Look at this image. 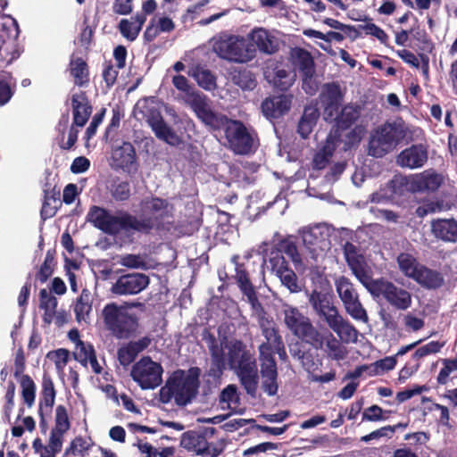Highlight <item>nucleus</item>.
Listing matches in <instances>:
<instances>
[{
  "instance_id": "1a4fd4ad",
  "label": "nucleus",
  "mask_w": 457,
  "mask_h": 457,
  "mask_svg": "<svg viewBox=\"0 0 457 457\" xmlns=\"http://www.w3.org/2000/svg\"><path fill=\"white\" fill-rule=\"evenodd\" d=\"M136 110L145 120L158 139L172 146H179L183 143L181 137L165 122L160 110L153 102L148 99L140 101L137 104Z\"/></svg>"
},
{
  "instance_id": "cd10ccee",
  "label": "nucleus",
  "mask_w": 457,
  "mask_h": 457,
  "mask_svg": "<svg viewBox=\"0 0 457 457\" xmlns=\"http://www.w3.org/2000/svg\"><path fill=\"white\" fill-rule=\"evenodd\" d=\"M257 314L259 315V325L262 329V334L266 339L262 344L274 346L276 353L279 356L282 354L286 355L283 339L279 335L278 328H276L274 322L264 317L265 312L263 314Z\"/></svg>"
},
{
  "instance_id": "49530a36",
  "label": "nucleus",
  "mask_w": 457,
  "mask_h": 457,
  "mask_svg": "<svg viewBox=\"0 0 457 457\" xmlns=\"http://www.w3.org/2000/svg\"><path fill=\"white\" fill-rule=\"evenodd\" d=\"M55 265V250L50 249L46 252L45 260L36 275L37 279H38L42 284L46 282L53 275Z\"/></svg>"
},
{
  "instance_id": "603ef678",
  "label": "nucleus",
  "mask_w": 457,
  "mask_h": 457,
  "mask_svg": "<svg viewBox=\"0 0 457 457\" xmlns=\"http://www.w3.org/2000/svg\"><path fill=\"white\" fill-rule=\"evenodd\" d=\"M55 426L52 430L57 431L58 434L63 435L71 428L67 409L64 405H58L55 408Z\"/></svg>"
},
{
  "instance_id": "774afa93",
  "label": "nucleus",
  "mask_w": 457,
  "mask_h": 457,
  "mask_svg": "<svg viewBox=\"0 0 457 457\" xmlns=\"http://www.w3.org/2000/svg\"><path fill=\"white\" fill-rule=\"evenodd\" d=\"M343 250L349 267L353 264V262L364 260L363 256L358 253L357 247L351 242H346L343 246Z\"/></svg>"
},
{
  "instance_id": "20e7f679",
  "label": "nucleus",
  "mask_w": 457,
  "mask_h": 457,
  "mask_svg": "<svg viewBox=\"0 0 457 457\" xmlns=\"http://www.w3.org/2000/svg\"><path fill=\"white\" fill-rule=\"evenodd\" d=\"M140 207V216L129 212L131 232L147 235L153 230H161L164 228L165 220L171 216L169 201L155 195L142 199Z\"/></svg>"
},
{
  "instance_id": "aec40b11",
  "label": "nucleus",
  "mask_w": 457,
  "mask_h": 457,
  "mask_svg": "<svg viewBox=\"0 0 457 457\" xmlns=\"http://www.w3.org/2000/svg\"><path fill=\"white\" fill-rule=\"evenodd\" d=\"M308 301L314 312L326 323L339 313L334 304V295L329 291L313 289L309 295Z\"/></svg>"
},
{
  "instance_id": "e433bc0d",
  "label": "nucleus",
  "mask_w": 457,
  "mask_h": 457,
  "mask_svg": "<svg viewBox=\"0 0 457 457\" xmlns=\"http://www.w3.org/2000/svg\"><path fill=\"white\" fill-rule=\"evenodd\" d=\"M320 117L318 108L314 106H306L303 113L298 122L297 132L303 138H307L312 133L317 120Z\"/></svg>"
},
{
  "instance_id": "ea45409f",
  "label": "nucleus",
  "mask_w": 457,
  "mask_h": 457,
  "mask_svg": "<svg viewBox=\"0 0 457 457\" xmlns=\"http://www.w3.org/2000/svg\"><path fill=\"white\" fill-rule=\"evenodd\" d=\"M400 270L409 278L412 280L419 272V269L423 264L420 263L417 259L409 253H401L396 258Z\"/></svg>"
},
{
  "instance_id": "13d9d810",
  "label": "nucleus",
  "mask_w": 457,
  "mask_h": 457,
  "mask_svg": "<svg viewBox=\"0 0 457 457\" xmlns=\"http://www.w3.org/2000/svg\"><path fill=\"white\" fill-rule=\"evenodd\" d=\"M366 132V129L362 125H355L353 129H351L345 136L344 144L345 149L348 150L352 147L358 145L361 141L364 134Z\"/></svg>"
},
{
  "instance_id": "bb28decb",
  "label": "nucleus",
  "mask_w": 457,
  "mask_h": 457,
  "mask_svg": "<svg viewBox=\"0 0 457 457\" xmlns=\"http://www.w3.org/2000/svg\"><path fill=\"white\" fill-rule=\"evenodd\" d=\"M248 38L263 54H272L278 51V38L264 28H254L248 34Z\"/></svg>"
},
{
  "instance_id": "864d4df0",
  "label": "nucleus",
  "mask_w": 457,
  "mask_h": 457,
  "mask_svg": "<svg viewBox=\"0 0 457 457\" xmlns=\"http://www.w3.org/2000/svg\"><path fill=\"white\" fill-rule=\"evenodd\" d=\"M326 352L328 356L336 361L344 360L346 356V350L335 337L330 335L326 342Z\"/></svg>"
},
{
  "instance_id": "dca6fc26",
  "label": "nucleus",
  "mask_w": 457,
  "mask_h": 457,
  "mask_svg": "<svg viewBox=\"0 0 457 457\" xmlns=\"http://www.w3.org/2000/svg\"><path fill=\"white\" fill-rule=\"evenodd\" d=\"M150 283L145 273L130 272L119 276L112 284L111 292L116 295H137L145 289Z\"/></svg>"
},
{
  "instance_id": "f3484780",
  "label": "nucleus",
  "mask_w": 457,
  "mask_h": 457,
  "mask_svg": "<svg viewBox=\"0 0 457 457\" xmlns=\"http://www.w3.org/2000/svg\"><path fill=\"white\" fill-rule=\"evenodd\" d=\"M374 297H383L390 305L400 311H405L411 305V295L393 282L383 279Z\"/></svg>"
},
{
  "instance_id": "72a5a7b5",
  "label": "nucleus",
  "mask_w": 457,
  "mask_h": 457,
  "mask_svg": "<svg viewBox=\"0 0 457 457\" xmlns=\"http://www.w3.org/2000/svg\"><path fill=\"white\" fill-rule=\"evenodd\" d=\"M56 391L52 378L44 374L42 378V389L38 404V412L46 411V416L52 413L55 402Z\"/></svg>"
},
{
  "instance_id": "680f3d73",
  "label": "nucleus",
  "mask_w": 457,
  "mask_h": 457,
  "mask_svg": "<svg viewBox=\"0 0 457 457\" xmlns=\"http://www.w3.org/2000/svg\"><path fill=\"white\" fill-rule=\"evenodd\" d=\"M443 368L440 370L436 380L440 385H445L452 372L457 371V358L443 359Z\"/></svg>"
},
{
  "instance_id": "09e8293b",
  "label": "nucleus",
  "mask_w": 457,
  "mask_h": 457,
  "mask_svg": "<svg viewBox=\"0 0 457 457\" xmlns=\"http://www.w3.org/2000/svg\"><path fill=\"white\" fill-rule=\"evenodd\" d=\"M322 234L319 231V228H307L303 230V243L306 248L314 253L319 247V244L322 241Z\"/></svg>"
},
{
  "instance_id": "4d7b16f0",
  "label": "nucleus",
  "mask_w": 457,
  "mask_h": 457,
  "mask_svg": "<svg viewBox=\"0 0 457 457\" xmlns=\"http://www.w3.org/2000/svg\"><path fill=\"white\" fill-rule=\"evenodd\" d=\"M442 345L437 341H431L425 345L418 348L412 354V359L415 361L414 368L417 370L420 367V360L432 353H436L440 351Z\"/></svg>"
},
{
  "instance_id": "4468645a",
  "label": "nucleus",
  "mask_w": 457,
  "mask_h": 457,
  "mask_svg": "<svg viewBox=\"0 0 457 457\" xmlns=\"http://www.w3.org/2000/svg\"><path fill=\"white\" fill-rule=\"evenodd\" d=\"M264 77L275 90L285 92L294 85L296 73L288 63L274 60L267 63Z\"/></svg>"
},
{
  "instance_id": "3c124183",
  "label": "nucleus",
  "mask_w": 457,
  "mask_h": 457,
  "mask_svg": "<svg viewBox=\"0 0 457 457\" xmlns=\"http://www.w3.org/2000/svg\"><path fill=\"white\" fill-rule=\"evenodd\" d=\"M195 79L198 85L205 90L212 91L217 87L216 77L210 70L197 69L195 72Z\"/></svg>"
},
{
  "instance_id": "338daca9",
  "label": "nucleus",
  "mask_w": 457,
  "mask_h": 457,
  "mask_svg": "<svg viewBox=\"0 0 457 457\" xmlns=\"http://www.w3.org/2000/svg\"><path fill=\"white\" fill-rule=\"evenodd\" d=\"M134 0H113L112 10L114 14L127 16L132 13Z\"/></svg>"
},
{
  "instance_id": "a878e982",
  "label": "nucleus",
  "mask_w": 457,
  "mask_h": 457,
  "mask_svg": "<svg viewBox=\"0 0 457 457\" xmlns=\"http://www.w3.org/2000/svg\"><path fill=\"white\" fill-rule=\"evenodd\" d=\"M293 63L299 71L303 79V88L306 90L305 86L308 80L312 79L315 73V64L310 52L303 48L295 49L293 54Z\"/></svg>"
},
{
  "instance_id": "4c0bfd02",
  "label": "nucleus",
  "mask_w": 457,
  "mask_h": 457,
  "mask_svg": "<svg viewBox=\"0 0 457 457\" xmlns=\"http://www.w3.org/2000/svg\"><path fill=\"white\" fill-rule=\"evenodd\" d=\"M58 301L55 296L52 295L46 288L39 291V308L44 310L43 321L46 325H50L56 313Z\"/></svg>"
},
{
  "instance_id": "37998d69",
  "label": "nucleus",
  "mask_w": 457,
  "mask_h": 457,
  "mask_svg": "<svg viewBox=\"0 0 457 457\" xmlns=\"http://www.w3.org/2000/svg\"><path fill=\"white\" fill-rule=\"evenodd\" d=\"M211 353V368L210 374L214 377H219L223 373L226 369L225 355L222 347L218 345H213L210 348Z\"/></svg>"
},
{
  "instance_id": "6ab92c4d",
  "label": "nucleus",
  "mask_w": 457,
  "mask_h": 457,
  "mask_svg": "<svg viewBox=\"0 0 457 457\" xmlns=\"http://www.w3.org/2000/svg\"><path fill=\"white\" fill-rule=\"evenodd\" d=\"M180 445L188 451L195 452L198 455L206 457H218L223 451L222 447L208 443L204 436L198 431L193 430L182 434Z\"/></svg>"
},
{
  "instance_id": "bf43d9fd",
  "label": "nucleus",
  "mask_w": 457,
  "mask_h": 457,
  "mask_svg": "<svg viewBox=\"0 0 457 457\" xmlns=\"http://www.w3.org/2000/svg\"><path fill=\"white\" fill-rule=\"evenodd\" d=\"M118 29L123 37L129 41H134L139 35V26H137L132 21L121 19L118 24Z\"/></svg>"
},
{
  "instance_id": "79ce46f5",
  "label": "nucleus",
  "mask_w": 457,
  "mask_h": 457,
  "mask_svg": "<svg viewBox=\"0 0 457 457\" xmlns=\"http://www.w3.org/2000/svg\"><path fill=\"white\" fill-rule=\"evenodd\" d=\"M291 353L294 357H297L303 367L311 375L317 371L319 370V366L321 364V361L318 358H315L311 351H304L297 348L292 349Z\"/></svg>"
},
{
  "instance_id": "4be33fe9",
  "label": "nucleus",
  "mask_w": 457,
  "mask_h": 457,
  "mask_svg": "<svg viewBox=\"0 0 457 457\" xmlns=\"http://www.w3.org/2000/svg\"><path fill=\"white\" fill-rule=\"evenodd\" d=\"M292 100L291 94L267 97L261 104L262 112L269 120L278 119L289 112Z\"/></svg>"
},
{
  "instance_id": "c85d7f7f",
  "label": "nucleus",
  "mask_w": 457,
  "mask_h": 457,
  "mask_svg": "<svg viewBox=\"0 0 457 457\" xmlns=\"http://www.w3.org/2000/svg\"><path fill=\"white\" fill-rule=\"evenodd\" d=\"M443 183L441 175L425 170L420 174L414 175L410 182V187L413 192H435Z\"/></svg>"
},
{
  "instance_id": "c756f323",
  "label": "nucleus",
  "mask_w": 457,
  "mask_h": 457,
  "mask_svg": "<svg viewBox=\"0 0 457 457\" xmlns=\"http://www.w3.org/2000/svg\"><path fill=\"white\" fill-rule=\"evenodd\" d=\"M431 233L444 242H457V220L454 218L435 219L431 221Z\"/></svg>"
},
{
  "instance_id": "f8f14e48",
  "label": "nucleus",
  "mask_w": 457,
  "mask_h": 457,
  "mask_svg": "<svg viewBox=\"0 0 457 457\" xmlns=\"http://www.w3.org/2000/svg\"><path fill=\"white\" fill-rule=\"evenodd\" d=\"M337 292L344 304L345 312L354 320L367 322L369 318L363 308L359 295L351 280L345 277H339L336 282Z\"/></svg>"
},
{
  "instance_id": "0e129e2a",
  "label": "nucleus",
  "mask_w": 457,
  "mask_h": 457,
  "mask_svg": "<svg viewBox=\"0 0 457 457\" xmlns=\"http://www.w3.org/2000/svg\"><path fill=\"white\" fill-rule=\"evenodd\" d=\"M245 353H250L245 350L241 341H236L228 350V359L230 369H235Z\"/></svg>"
},
{
  "instance_id": "423d86ee",
  "label": "nucleus",
  "mask_w": 457,
  "mask_h": 457,
  "mask_svg": "<svg viewBox=\"0 0 457 457\" xmlns=\"http://www.w3.org/2000/svg\"><path fill=\"white\" fill-rule=\"evenodd\" d=\"M284 322L292 334L316 350L323 345V337L313 326L311 319L296 307L288 306L284 310Z\"/></svg>"
},
{
  "instance_id": "39448f33",
  "label": "nucleus",
  "mask_w": 457,
  "mask_h": 457,
  "mask_svg": "<svg viewBox=\"0 0 457 457\" xmlns=\"http://www.w3.org/2000/svg\"><path fill=\"white\" fill-rule=\"evenodd\" d=\"M103 318L106 328L119 339L132 337L138 328V319L123 306L115 303H107L103 309Z\"/></svg>"
},
{
  "instance_id": "2f4dec72",
  "label": "nucleus",
  "mask_w": 457,
  "mask_h": 457,
  "mask_svg": "<svg viewBox=\"0 0 457 457\" xmlns=\"http://www.w3.org/2000/svg\"><path fill=\"white\" fill-rule=\"evenodd\" d=\"M423 288L428 290H436L445 285L444 275L436 270L422 265L419 269V272L413 279Z\"/></svg>"
},
{
  "instance_id": "8fccbe9b",
  "label": "nucleus",
  "mask_w": 457,
  "mask_h": 457,
  "mask_svg": "<svg viewBox=\"0 0 457 457\" xmlns=\"http://www.w3.org/2000/svg\"><path fill=\"white\" fill-rule=\"evenodd\" d=\"M399 128L402 129L403 137H400V142L405 141L406 144L414 142L423 137L424 132L420 128L408 126L402 118H398Z\"/></svg>"
},
{
  "instance_id": "58836bf2",
  "label": "nucleus",
  "mask_w": 457,
  "mask_h": 457,
  "mask_svg": "<svg viewBox=\"0 0 457 457\" xmlns=\"http://www.w3.org/2000/svg\"><path fill=\"white\" fill-rule=\"evenodd\" d=\"M92 311L91 293L88 289H82L80 295L78 297L74 312L78 322L87 321Z\"/></svg>"
},
{
  "instance_id": "a18cd8bd",
  "label": "nucleus",
  "mask_w": 457,
  "mask_h": 457,
  "mask_svg": "<svg viewBox=\"0 0 457 457\" xmlns=\"http://www.w3.org/2000/svg\"><path fill=\"white\" fill-rule=\"evenodd\" d=\"M19 378L22 400L29 408H31L36 398V384L29 375H21Z\"/></svg>"
},
{
  "instance_id": "473e14b6",
  "label": "nucleus",
  "mask_w": 457,
  "mask_h": 457,
  "mask_svg": "<svg viewBox=\"0 0 457 457\" xmlns=\"http://www.w3.org/2000/svg\"><path fill=\"white\" fill-rule=\"evenodd\" d=\"M349 268L357 279L365 287L370 295L374 296L384 278L373 279L367 269L364 260L361 262H353V264Z\"/></svg>"
},
{
  "instance_id": "69168bd1",
  "label": "nucleus",
  "mask_w": 457,
  "mask_h": 457,
  "mask_svg": "<svg viewBox=\"0 0 457 457\" xmlns=\"http://www.w3.org/2000/svg\"><path fill=\"white\" fill-rule=\"evenodd\" d=\"M395 432V427H391L390 425L382 427L378 429H376L370 434L363 436L361 437V441L364 443H368L371 440H377L381 437L391 438Z\"/></svg>"
},
{
  "instance_id": "9b49d317",
  "label": "nucleus",
  "mask_w": 457,
  "mask_h": 457,
  "mask_svg": "<svg viewBox=\"0 0 457 457\" xmlns=\"http://www.w3.org/2000/svg\"><path fill=\"white\" fill-rule=\"evenodd\" d=\"M162 367L150 357H142L131 369L130 376L143 390L154 389L162 382Z\"/></svg>"
},
{
  "instance_id": "7ed1b4c3",
  "label": "nucleus",
  "mask_w": 457,
  "mask_h": 457,
  "mask_svg": "<svg viewBox=\"0 0 457 457\" xmlns=\"http://www.w3.org/2000/svg\"><path fill=\"white\" fill-rule=\"evenodd\" d=\"M200 376L201 370L198 367H191L187 372L183 370H175L160 389V402L169 403L174 399L178 406L187 405L198 394Z\"/></svg>"
},
{
  "instance_id": "5fc2aeb1",
  "label": "nucleus",
  "mask_w": 457,
  "mask_h": 457,
  "mask_svg": "<svg viewBox=\"0 0 457 457\" xmlns=\"http://www.w3.org/2000/svg\"><path fill=\"white\" fill-rule=\"evenodd\" d=\"M396 365L395 356H387L369 365V376H376L393 370Z\"/></svg>"
},
{
  "instance_id": "c03bdc74",
  "label": "nucleus",
  "mask_w": 457,
  "mask_h": 457,
  "mask_svg": "<svg viewBox=\"0 0 457 457\" xmlns=\"http://www.w3.org/2000/svg\"><path fill=\"white\" fill-rule=\"evenodd\" d=\"M110 194L116 202H126L131 196L130 183L128 180H120L119 178L112 181Z\"/></svg>"
},
{
  "instance_id": "9d476101",
  "label": "nucleus",
  "mask_w": 457,
  "mask_h": 457,
  "mask_svg": "<svg viewBox=\"0 0 457 457\" xmlns=\"http://www.w3.org/2000/svg\"><path fill=\"white\" fill-rule=\"evenodd\" d=\"M213 51L221 59L245 63L253 60L256 55V50L253 45L240 36L225 35L215 40Z\"/></svg>"
},
{
  "instance_id": "7c9ffc66",
  "label": "nucleus",
  "mask_w": 457,
  "mask_h": 457,
  "mask_svg": "<svg viewBox=\"0 0 457 457\" xmlns=\"http://www.w3.org/2000/svg\"><path fill=\"white\" fill-rule=\"evenodd\" d=\"M71 106L73 114L72 125L80 128L85 126L92 112V106L88 102L86 93L80 92L72 95Z\"/></svg>"
},
{
  "instance_id": "ddd939ff",
  "label": "nucleus",
  "mask_w": 457,
  "mask_h": 457,
  "mask_svg": "<svg viewBox=\"0 0 457 457\" xmlns=\"http://www.w3.org/2000/svg\"><path fill=\"white\" fill-rule=\"evenodd\" d=\"M230 261L235 265V275L231 276V278L237 284L240 292L246 296L252 310L256 313L263 314L264 308L258 299L255 287L251 280L250 273L245 263L239 262L238 255H233Z\"/></svg>"
},
{
  "instance_id": "c9c22d12",
  "label": "nucleus",
  "mask_w": 457,
  "mask_h": 457,
  "mask_svg": "<svg viewBox=\"0 0 457 457\" xmlns=\"http://www.w3.org/2000/svg\"><path fill=\"white\" fill-rule=\"evenodd\" d=\"M327 325L335 332L337 335L345 342H355L358 337V330L349 321L343 319V317L337 313L336 316L329 319V322Z\"/></svg>"
},
{
  "instance_id": "f257e3e1",
  "label": "nucleus",
  "mask_w": 457,
  "mask_h": 457,
  "mask_svg": "<svg viewBox=\"0 0 457 457\" xmlns=\"http://www.w3.org/2000/svg\"><path fill=\"white\" fill-rule=\"evenodd\" d=\"M187 103L196 118L212 130L223 129L228 148L236 154L247 155L254 153L259 145L258 134L249 129L239 120L214 112L205 95L190 94Z\"/></svg>"
},
{
  "instance_id": "052dcab7",
  "label": "nucleus",
  "mask_w": 457,
  "mask_h": 457,
  "mask_svg": "<svg viewBox=\"0 0 457 457\" xmlns=\"http://www.w3.org/2000/svg\"><path fill=\"white\" fill-rule=\"evenodd\" d=\"M359 29L365 31L367 35L373 36L376 37L381 44H383L386 46H389V37L385 32L384 29H382L380 27L376 25L373 22H368L366 24L359 25Z\"/></svg>"
},
{
  "instance_id": "f03ea898",
  "label": "nucleus",
  "mask_w": 457,
  "mask_h": 457,
  "mask_svg": "<svg viewBox=\"0 0 457 457\" xmlns=\"http://www.w3.org/2000/svg\"><path fill=\"white\" fill-rule=\"evenodd\" d=\"M284 254H287L295 264H301L302 258L292 237L278 240L270 250L268 268L274 273L291 293H298L301 287L298 278L292 270Z\"/></svg>"
},
{
  "instance_id": "2eb2a0df",
  "label": "nucleus",
  "mask_w": 457,
  "mask_h": 457,
  "mask_svg": "<svg viewBox=\"0 0 457 457\" xmlns=\"http://www.w3.org/2000/svg\"><path fill=\"white\" fill-rule=\"evenodd\" d=\"M234 370L246 393L254 396L259 383L258 369L254 356L251 353H245Z\"/></svg>"
},
{
  "instance_id": "6e6552de",
  "label": "nucleus",
  "mask_w": 457,
  "mask_h": 457,
  "mask_svg": "<svg viewBox=\"0 0 457 457\" xmlns=\"http://www.w3.org/2000/svg\"><path fill=\"white\" fill-rule=\"evenodd\" d=\"M87 221L104 233L112 236H117L120 232H131L129 212L127 211H120L116 214H112L103 207L93 205L87 214Z\"/></svg>"
},
{
  "instance_id": "a211bd4d",
  "label": "nucleus",
  "mask_w": 457,
  "mask_h": 457,
  "mask_svg": "<svg viewBox=\"0 0 457 457\" xmlns=\"http://www.w3.org/2000/svg\"><path fill=\"white\" fill-rule=\"evenodd\" d=\"M345 94L337 82H329L323 85L320 102L323 108L326 120H332L342 105Z\"/></svg>"
},
{
  "instance_id": "0eeeda50",
  "label": "nucleus",
  "mask_w": 457,
  "mask_h": 457,
  "mask_svg": "<svg viewBox=\"0 0 457 457\" xmlns=\"http://www.w3.org/2000/svg\"><path fill=\"white\" fill-rule=\"evenodd\" d=\"M402 132L398 119L393 121H386L378 126L370 134L368 143V154L375 158L384 157L401 144Z\"/></svg>"
},
{
  "instance_id": "6e6d98bb",
  "label": "nucleus",
  "mask_w": 457,
  "mask_h": 457,
  "mask_svg": "<svg viewBox=\"0 0 457 457\" xmlns=\"http://www.w3.org/2000/svg\"><path fill=\"white\" fill-rule=\"evenodd\" d=\"M442 345L437 341H431L425 345L418 348L412 354V359L415 361L414 368L417 370L420 367V360L432 353H436L440 351Z\"/></svg>"
},
{
  "instance_id": "412c9836",
  "label": "nucleus",
  "mask_w": 457,
  "mask_h": 457,
  "mask_svg": "<svg viewBox=\"0 0 457 457\" xmlns=\"http://www.w3.org/2000/svg\"><path fill=\"white\" fill-rule=\"evenodd\" d=\"M428 160V145L414 144L403 149L396 156V163L402 168L411 170L423 167Z\"/></svg>"
},
{
  "instance_id": "b1692460",
  "label": "nucleus",
  "mask_w": 457,
  "mask_h": 457,
  "mask_svg": "<svg viewBox=\"0 0 457 457\" xmlns=\"http://www.w3.org/2000/svg\"><path fill=\"white\" fill-rule=\"evenodd\" d=\"M116 168L130 173L137 171V154L133 145L130 142H123L120 146L116 147L112 155Z\"/></svg>"
},
{
  "instance_id": "de8ad7c7",
  "label": "nucleus",
  "mask_w": 457,
  "mask_h": 457,
  "mask_svg": "<svg viewBox=\"0 0 457 457\" xmlns=\"http://www.w3.org/2000/svg\"><path fill=\"white\" fill-rule=\"evenodd\" d=\"M335 152V146L330 143L326 144L318 151L312 159V167L315 170H323L329 163Z\"/></svg>"
},
{
  "instance_id": "393cba45",
  "label": "nucleus",
  "mask_w": 457,
  "mask_h": 457,
  "mask_svg": "<svg viewBox=\"0 0 457 457\" xmlns=\"http://www.w3.org/2000/svg\"><path fill=\"white\" fill-rule=\"evenodd\" d=\"M44 197L42 207L40 210V216L43 220L50 219L56 214V212L61 208L62 201L61 200V189L56 185L52 186L46 182L44 186Z\"/></svg>"
},
{
  "instance_id": "a19ab883",
  "label": "nucleus",
  "mask_w": 457,
  "mask_h": 457,
  "mask_svg": "<svg viewBox=\"0 0 457 457\" xmlns=\"http://www.w3.org/2000/svg\"><path fill=\"white\" fill-rule=\"evenodd\" d=\"M231 80L243 90H253L257 86L254 74L246 68L236 69L231 74Z\"/></svg>"
},
{
  "instance_id": "e2e57ef3",
  "label": "nucleus",
  "mask_w": 457,
  "mask_h": 457,
  "mask_svg": "<svg viewBox=\"0 0 457 457\" xmlns=\"http://www.w3.org/2000/svg\"><path fill=\"white\" fill-rule=\"evenodd\" d=\"M95 349L92 345L86 344L81 340L76 344V349L73 353L74 359L79 361L82 365L87 366L88 357L91 353H94Z\"/></svg>"
},
{
  "instance_id": "f704fd0d",
  "label": "nucleus",
  "mask_w": 457,
  "mask_h": 457,
  "mask_svg": "<svg viewBox=\"0 0 457 457\" xmlns=\"http://www.w3.org/2000/svg\"><path fill=\"white\" fill-rule=\"evenodd\" d=\"M69 71L78 87H87L90 81V72L87 62L79 56L72 55L69 63Z\"/></svg>"
},
{
  "instance_id": "5701e85b",
  "label": "nucleus",
  "mask_w": 457,
  "mask_h": 457,
  "mask_svg": "<svg viewBox=\"0 0 457 457\" xmlns=\"http://www.w3.org/2000/svg\"><path fill=\"white\" fill-rule=\"evenodd\" d=\"M361 116V108L358 105L348 104L342 107L340 112L335 115L334 138L340 140L342 132L350 129Z\"/></svg>"
}]
</instances>
